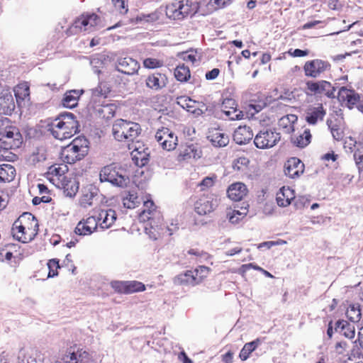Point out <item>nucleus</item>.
Wrapping results in <instances>:
<instances>
[{"label": "nucleus", "mask_w": 363, "mask_h": 363, "mask_svg": "<svg viewBox=\"0 0 363 363\" xmlns=\"http://www.w3.org/2000/svg\"><path fill=\"white\" fill-rule=\"evenodd\" d=\"M38 220L31 213H22L13 223L11 235L14 240L21 243H29L39 233Z\"/></svg>", "instance_id": "obj_1"}, {"label": "nucleus", "mask_w": 363, "mask_h": 363, "mask_svg": "<svg viewBox=\"0 0 363 363\" xmlns=\"http://www.w3.org/2000/svg\"><path fill=\"white\" fill-rule=\"evenodd\" d=\"M79 123L72 113L65 112L48 124V130L52 135L60 140L72 138L78 132Z\"/></svg>", "instance_id": "obj_2"}, {"label": "nucleus", "mask_w": 363, "mask_h": 363, "mask_svg": "<svg viewBox=\"0 0 363 363\" xmlns=\"http://www.w3.org/2000/svg\"><path fill=\"white\" fill-rule=\"evenodd\" d=\"M23 143V136L18 127L8 118L0 120V148L15 150Z\"/></svg>", "instance_id": "obj_3"}, {"label": "nucleus", "mask_w": 363, "mask_h": 363, "mask_svg": "<svg viewBox=\"0 0 363 363\" xmlns=\"http://www.w3.org/2000/svg\"><path fill=\"white\" fill-rule=\"evenodd\" d=\"M89 142L85 137L75 138L65 147L61 152L62 160L67 164H74L84 158L88 154Z\"/></svg>", "instance_id": "obj_4"}, {"label": "nucleus", "mask_w": 363, "mask_h": 363, "mask_svg": "<svg viewBox=\"0 0 363 363\" xmlns=\"http://www.w3.org/2000/svg\"><path fill=\"white\" fill-rule=\"evenodd\" d=\"M211 269L204 265H199L194 269L186 270L177 275L174 284L179 286H196L204 282L208 278Z\"/></svg>", "instance_id": "obj_5"}, {"label": "nucleus", "mask_w": 363, "mask_h": 363, "mask_svg": "<svg viewBox=\"0 0 363 363\" xmlns=\"http://www.w3.org/2000/svg\"><path fill=\"white\" fill-rule=\"evenodd\" d=\"M101 182H107L113 186L124 188L130 183L125 169L116 163H111L101 168L99 174Z\"/></svg>", "instance_id": "obj_6"}, {"label": "nucleus", "mask_w": 363, "mask_h": 363, "mask_svg": "<svg viewBox=\"0 0 363 363\" xmlns=\"http://www.w3.org/2000/svg\"><path fill=\"white\" fill-rule=\"evenodd\" d=\"M141 130L139 123L123 119L115 121L112 127L114 138L121 142H133L139 136Z\"/></svg>", "instance_id": "obj_7"}, {"label": "nucleus", "mask_w": 363, "mask_h": 363, "mask_svg": "<svg viewBox=\"0 0 363 363\" xmlns=\"http://www.w3.org/2000/svg\"><path fill=\"white\" fill-rule=\"evenodd\" d=\"M198 10L196 3L191 0H175L166 6V14L169 18L181 20L192 16Z\"/></svg>", "instance_id": "obj_8"}, {"label": "nucleus", "mask_w": 363, "mask_h": 363, "mask_svg": "<svg viewBox=\"0 0 363 363\" xmlns=\"http://www.w3.org/2000/svg\"><path fill=\"white\" fill-rule=\"evenodd\" d=\"M99 21V17L95 13H84L79 16L67 30L69 35H76L81 32H90Z\"/></svg>", "instance_id": "obj_9"}, {"label": "nucleus", "mask_w": 363, "mask_h": 363, "mask_svg": "<svg viewBox=\"0 0 363 363\" xmlns=\"http://www.w3.org/2000/svg\"><path fill=\"white\" fill-rule=\"evenodd\" d=\"M91 354L77 344L69 347L62 357V363H89Z\"/></svg>", "instance_id": "obj_10"}, {"label": "nucleus", "mask_w": 363, "mask_h": 363, "mask_svg": "<svg viewBox=\"0 0 363 363\" xmlns=\"http://www.w3.org/2000/svg\"><path fill=\"white\" fill-rule=\"evenodd\" d=\"M280 139L279 133L272 129H264L255 135L254 143L257 148L268 149L276 145Z\"/></svg>", "instance_id": "obj_11"}, {"label": "nucleus", "mask_w": 363, "mask_h": 363, "mask_svg": "<svg viewBox=\"0 0 363 363\" xmlns=\"http://www.w3.org/2000/svg\"><path fill=\"white\" fill-rule=\"evenodd\" d=\"M148 226L145 227V233L153 240H162L172 235V230L162 221L158 219L149 220Z\"/></svg>", "instance_id": "obj_12"}, {"label": "nucleus", "mask_w": 363, "mask_h": 363, "mask_svg": "<svg viewBox=\"0 0 363 363\" xmlns=\"http://www.w3.org/2000/svg\"><path fill=\"white\" fill-rule=\"evenodd\" d=\"M155 138L161 147L167 151L174 150L178 144L177 136L167 127H161L157 129Z\"/></svg>", "instance_id": "obj_13"}, {"label": "nucleus", "mask_w": 363, "mask_h": 363, "mask_svg": "<svg viewBox=\"0 0 363 363\" xmlns=\"http://www.w3.org/2000/svg\"><path fill=\"white\" fill-rule=\"evenodd\" d=\"M330 69V63L321 59L308 60L303 65L305 76L311 78H318Z\"/></svg>", "instance_id": "obj_14"}, {"label": "nucleus", "mask_w": 363, "mask_h": 363, "mask_svg": "<svg viewBox=\"0 0 363 363\" xmlns=\"http://www.w3.org/2000/svg\"><path fill=\"white\" fill-rule=\"evenodd\" d=\"M111 286L116 293L121 294H130L144 291L146 289L145 285L140 281H112Z\"/></svg>", "instance_id": "obj_15"}, {"label": "nucleus", "mask_w": 363, "mask_h": 363, "mask_svg": "<svg viewBox=\"0 0 363 363\" xmlns=\"http://www.w3.org/2000/svg\"><path fill=\"white\" fill-rule=\"evenodd\" d=\"M327 113L322 103L308 106L304 112V120L309 125H316L323 121Z\"/></svg>", "instance_id": "obj_16"}, {"label": "nucleus", "mask_w": 363, "mask_h": 363, "mask_svg": "<svg viewBox=\"0 0 363 363\" xmlns=\"http://www.w3.org/2000/svg\"><path fill=\"white\" fill-rule=\"evenodd\" d=\"M331 83L325 80L308 81L306 82V93L307 95H326L330 96L333 94Z\"/></svg>", "instance_id": "obj_17"}, {"label": "nucleus", "mask_w": 363, "mask_h": 363, "mask_svg": "<svg viewBox=\"0 0 363 363\" xmlns=\"http://www.w3.org/2000/svg\"><path fill=\"white\" fill-rule=\"evenodd\" d=\"M305 171L304 163L298 157H290L284 163V172L286 177L292 179H298Z\"/></svg>", "instance_id": "obj_18"}, {"label": "nucleus", "mask_w": 363, "mask_h": 363, "mask_svg": "<svg viewBox=\"0 0 363 363\" xmlns=\"http://www.w3.org/2000/svg\"><path fill=\"white\" fill-rule=\"evenodd\" d=\"M337 99L342 105L352 109L359 103L360 96L354 90L342 86L339 89Z\"/></svg>", "instance_id": "obj_19"}, {"label": "nucleus", "mask_w": 363, "mask_h": 363, "mask_svg": "<svg viewBox=\"0 0 363 363\" xmlns=\"http://www.w3.org/2000/svg\"><path fill=\"white\" fill-rule=\"evenodd\" d=\"M221 111L231 121L241 120L244 116L242 111L238 108L235 100L230 98H226L223 101Z\"/></svg>", "instance_id": "obj_20"}, {"label": "nucleus", "mask_w": 363, "mask_h": 363, "mask_svg": "<svg viewBox=\"0 0 363 363\" xmlns=\"http://www.w3.org/2000/svg\"><path fill=\"white\" fill-rule=\"evenodd\" d=\"M99 223H97V218L94 216L88 217L86 219L80 220L74 230V232L79 235H91L99 227Z\"/></svg>", "instance_id": "obj_21"}, {"label": "nucleus", "mask_w": 363, "mask_h": 363, "mask_svg": "<svg viewBox=\"0 0 363 363\" xmlns=\"http://www.w3.org/2000/svg\"><path fill=\"white\" fill-rule=\"evenodd\" d=\"M140 69L138 62L130 57H121L118 60L117 69L128 75L136 74Z\"/></svg>", "instance_id": "obj_22"}, {"label": "nucleus", "mask_w": 363, "mask_h": 363, "mask_svg": "<svg viewBox=\"0 0 363 363\" xmlns=\"http://www.w3.org/2000/svg\"><path fill=\"white\" fill-rule=\"evenodd\" d=\"M96 218H97L99 228L101 229H108L116 222L117 214L116 211L111 208L101 209Z\"/></svg>", "instance_id": "obj_23"}, {"label": "nucleus", "mask_w": 363, "mask_h": 363, "mask_svg": "<svg viewBox=\"0 0 363 363\" xmlns=\"http://www.w3.org/2000/svg\"><path fill=\"white\" fill-rule=\"evenodd\" d=\"M248 189L242 182H235L231 184L228 189V197L234 201H240L248 194Z\"/></svg>", "instance_id": "obj_24"}, {"label": "nucleus", "mask_w": 363, "mask_h": 363, "mask_svg": "<svg viewBox=\"0 0 363 363\" xmlns=\"http://www.w3.org/2000/svg\"><path fill=\"white\" fill-rule=\"evenodd\" d=\"M111 92V87L106 82H100L98 85L91 90V103L96 104L106 101L108 95Z\"/></svg>", "instance_id": "obj_25"}, {"label": "nucleus", "mask_w": 363, "mask_h": 363, "mask_svg": "<svg viewBox=\"0 0 363 363\" xmlns=\"http://www.w3.org/2000/svg\"><path fill=\"white\" fill-rule=\"evenodd\" d=\"M168 79L165 74L155 72L147 76L145 84L146 86L154 91H158L165 87Z\"/></svg>", "instance_id": "obj_26"}, {"label": "nucleus", "mask_w": 363, "mask_h": 363, "mask_svg": "<svg viewBox=\"0 0 363 363\" xmlns=\"http://www.w3.org/2000/svg\"><path fill=\"white\" fill-rule=\"evenodd\" d=\"M207 138L215 147H225L229 143L228 136L221 129L212 128L208 130Z\"/></svg>", "instance_id": "obj_27"}, {"label": "nucleus", "mask_w": 363, "mask_h": 363, "mask_svg": "<svg viewBox=\"0 0 363 363\" xmlns=\"http://www.w3.org/2000/svg\"><path fill=\"white\" fill-rule=\"evenodd\" d=\"M95 113L104 119H110L113 118L116 113V106L113 104L106 103V101L92 104Z\"/></svg>", "instance_id": "obj_28"}, {"label": "nucleus", "mask_w": 363, "mask_h": 363, "mask_svg": "<svg viewBox=\"0 0 363 363\" xmlns=\"http://www.w3.org/2000/svg\"><path fill=\"white\" fill-rule=\"evenodd\" d=\"M253 132L250 127L240 125L233 133V140L238 145L248 143L253 138Z\"/></svg>", "instance_id": "obj_29"}, {"label": "nucleus", "mask_w": 363, "mask_h": 363, "mask_svg": "<svg viewBox=\"0 0 363 363\" xmlns=\"http://www.w3.org/2000/svg\"><path fill=\"white\" fill-rule=\"evenodd\" d=\"M15 109V103L11 93L6 90L0 94V114L11 115Z\"/></svg>", "instance_id": "obj_30"}, {"label": "nucleus", "mask_w": 363, "mask_h": 363, "mask_svg": "<svg viewBox=\"0 0 363 363\" xmlns=\"http://www.w3.org/2000/svg\"><path fill=\"white\" fill-rule=\"evenodd\" d=\"M83 90L72 89L67 91L62 100V104L64 107L73 108L78 104L80 96L83 94Z\"/></svg>", "instance_id": "obj_31"}, {"label": "nucleus", "mask_w": 363, "mask_h": 363, "mask_svg": "<svg viewBox=\"0 0 363 363\" xmlns=\"http://www.w3.org/2000/svg\"><path fill=\"white\" fill-rule=\"evenodd\" d=\"M295 199L294 191L289 186H283L277 194V202L279 206L286 207Z\"/></svg>", "instance_id": "obj_32"}, {"label": "nucleus", "mask_w": 363, "mask_h": 363, "mask_svg": "<svg viewBox=\"0 0 363 363\" xmlns=\"http://www.w3.org/2000/svg\"><path fill=\"white\" fill-rule=\"evenodd\" d=\"M335 330L350 340L353 339L355 336L354 325L345 320H339L335 323Z\"/></svg>", "instance_id": "obj_33"}, {"label": "nucleus", "mask_w": 363, "mask_h": 363, "mask_svg": "<svg viewBox=\"0 0 363 363\" xmlns=\"http://www.w3.org/2000/svg\"><path fill=\"white\" fill-rule=\"evenodd\" d=\"M195 211L199 215H206L213 210L211 198L208 195H202L194 204Z\"/></svg>", "instance_id": "obj_34"}, {"label": "nucleus", "mask_w": 363, "mask_h": 363, "mask_svg": "<svg viewBox=\"0 0 363 363\" xmlns=\"http://www.w3.org/2000/svg\"><path fill=\"white\" fill-rule=\"evenodd\" d=\"M298 121V116L295 114H287L282 116L278 122V125L284 133L290 134L294 130V125Z\"/></svg>", "instance_id": "obj_35"}, {"label": "nucleus", "mask_w": 363, "mask_h": 363, "mask_svg": "<svg viewBox=\"0 0 363 363\" xmlns=\"http://www.w3.org/2000/svg\"><path fill=\"white\" fill-rule=\"evenodd\" d=\"M13 91L18 105H21L23 101L30 99V86L26 82L17 84L14 87Z\"/></svg>", "instance_id": "obj_36"}, {"label": "nucleus", "mask_w": 363, "mask_h": 363, "mask_svg": "<svg viewBox=\"0 0 363 363\" xmlns=\"http://www.w3.org/2000/svg\"><path fill=\"white\" fill-rule=\"evenodd\" d=\"M16 177V169L10 164L0 165V182H10Z\"/></svg>", "instance_id": "obj_37"}, {"label": "nucleus", "mask_w": 363, "mask_h": 363, "mask_svg": "<svg viewBox=\"0 0 363 363\" xmlns=\"http://www.w3.org/2000/svg\"><path fill=\"white\" fill-rule=\"evenodd\" d=\"M156 206L152 200L144 201L143 210L140 213V218L143 220H150L154 219L156 213Z\"/></svg>", "instance_id": "obj_38"}, {"label": "nucleus", "mask_w": 363, "mask_h": 363, "mask_svg": "<svg viewBox=\"0 0 363 363\" xmlns=\"http://www.w3.org/2000/svg\"><path fill=\"white\" fill-rule=\"evenodd\" d=\"M96 196V192L94 191L91 188H84L79 199V206L84 208L91 206L94 198Z\"/></svg>", "instance_id": "obj_39"}, {"label": "nucleus", "mask_w": 363, "mask_h": 363, "mask_svg": "<svg viewBox=\"0 0 363 363\" xmlns=\"http://www.w3.org/2000/svg\"><path fill=\"white\" fill-rule=\"evenodd\" d=\"M312 135L311 133V130L309 128H306L304 131L296 136L294 138H292V143L300 148L306 147L311 141Z\"/></svg>", "instance_id": "obj_40"}, {"label": "nucleus", "mask_w": 363, "mask_h": 363, "mask_svg": "<svg viewBox=\"0 0 363 363\" xmlns=\"http://www.w3.org/2000/svg\"><path fill=\"white\" fill-rule=\"evenodd\" d=\"M260 343L261 340L259 338H257L250 342L245 343L239 354V357L241 360H247L250 354L258 347Z\"/></svg>", "instance_id": "obj_41"}, {"label": "nucleus", "mask_w": 363, "mask_h": 363, "mask_svg": "<svg viewBox=\"0 0 363 363\" xmlns=\"http://www.w3.org/2000/svg\"><path fill=\"white\" fill-rule=\"evenodd\" d=\"M43 355L37 350L32 349L28 351L23 356L20 363H43Z\"/></svg>", "instance_id": "obj_42"}, {"label": "nucleus", "mask_w": 363, "mask_h": 363, "mask_svg": "<svg viewBox=\"0 0 363 363\" xmlns=\"http://www.w3.org/2000/svg\"><path fill=\"white\" fill-rule=\"evenodd\" d=\"M250 160L245 157H239L234 160L233 162V169L234 171L239 172L241 174H247L249 170Z\"/></svg>", "instance_id": "obj_43"}, {"label": "nucleus", "mask_w": 363, "mask_h": 363, "mask_svg": "<svg viewBox=\"0 0 363 363\" xmlns=\"http://www.w3.org/2000/svg\"><path fill=\"white\" fill-rule=\"evenodd\" d=\"M140 201L136 192L128 191L123 198V204L125 208L133 209L138 206Z\"/></svg>", "instance_id": "obj_44"}, {"label": "nucleus", "mask_w": 363, "mask_h": 363, "mask_svg": "<svg viewBox=\"0 0 363 363\" xmlns=\"http://www.w3.org/2000/svg\"><path fill=\"white\" fill-rule=\"evenodd\" d=\"M177 104L188 112L192 113H197L196 101L191 99L188 96H182L177 98Z\"/></svg>", "instance_id": "obj_45"}, {"label": "nucleus", "mask_w": 363, "mask_h": 363, "mask_svg": "<svg viewBox=\"0 0 363 363\" xmlns=\"http://www.w3.org/2000/svg\"><path fill=\"white\" fill-rule=\"evenodd\" d=\"M79 190V182L75 179L66 180L63 183V191L66 196L74 197Z\"/></svg>", "instance_id": "obj_46"}, {"label": "nucleus", "mask_w": 363, "mask_h": 363, "mask_svg": "<svg viewBox=\"0 0 363 363\" xmlns=\"http://www.w3.org/2000/svg\"><path fill=\"white\" fill-rule=\"evenodd\" d=\"M46 160V154L44 150L37 149L28 157V162L34 167H39Z\"/></svg>", "instance_id": "obj_47"}, {"label": "nucleus", "mask_w": 363, "mask_h": 363, "mask_svg": "<svg viewBox=\"0 0 363 363\" xmlns=\"http://www.w3.org/2000/svg\"><path fill=\"white\" fill-rule=\"evenodd\" d=\"M174 77L181 82H187L191 77L190 69L184 64L178 65L174 69Z\"/></svg>", "instance_id": "obj_48"}, {"label": "nucleus", "mask_w": 363, "mask_h": 363, "mask_svg": "<svg viewBox=\"0 0 363 363\" xmlns=\"http://www.w3.org/2000/svg\"><path fill=\"white\" fill-rule=\"evenodd\" d=\"M68 172V167L65 164H55L49 167L47 174L52 177L59 179Z\"/></svg>", "instance_id": "obj_49"}, {"label": "nucleus", "mask_w": 363, "mask_h": 363, "mask_svg": "<svg viewBox=\"0 0 363 363\" xmlns=\"http://www.w3.org/2000/svg\"><path fill=\"white\" fill-rule=\"evenodd\" d=\"M350 346L347 341L340 340L334 345V352L337 355L345 357L350 354Z\"/></svg>", "instance_id": "obj_50"}, {"label": "nucleus", "mask_w": 363, "mask_h": 363, "mask_svg": "<svg viewBox=\"0 0 363 363\" xmlns=\"http://www.w3.org/2000/svg\"><path fill=\"white\" fill-rule=\"evenodd\" d=\"M248 210L246 207H242L241 210L234 209L229 212L228 216L229 220L232 223H237L247 215Z\"/></svg>", "instance_id": "obj_51"}, {"label": "nucleus", "mask_w": 363, "mask_h": 363, "mask_svg": "<svg viewBox=\"0 0 363 363\" xmlns=\"http://www.w3.org/2000/svg\"><path fill=\"white\" fill-rule=\"evenodd\" d=\"M58 269H60L59 260L57 259H50L47 263V267L43 268L48 272L47 278H52L58 274Z\"/></svg>", "instance_id": "obj_52"}, {"label": "nucleus", "mask_w": 363, "mask_h": 363, "mask_svg": "<svg viewBox=\"0 0 363 363\" xmlns=\"http://www.w3.org/2000/svg\"><path fill=\"white\" fill-rule=\"evenodd\" d=\"M187 254L189 255L195 256L196 257V258H195L196 262H201L203 261H207L211 258V255L208 252H206L202 250H199L198 248L189 249L187 251Z\"/></svg>", "instance_id": "obj_53"}, {"label": "nucleus", "mask_w": 363, "mask_h": 363, "mask_svg": "<svg viewBox=\"0 0 363 363\" xmlns=\"http://www.w3.org/2000/svg\"><path fill=\"white\" fill-rule=\"evenodd\" d=\"M143 64L147 69H156L162 67L164 65V61L157 58L147 57L143 60Z\"/></svg>", "instance_id": "obj_54"}, {"label": "nucleus", "mask_w": 363, "mask_h": 363, "mask_svg": "<svg viewBox=\"0 0 363 363\" xmlns=\"http://www.w3.org/2000/svg\"><path fill=\"white\" fill-rule=\"evenodd\" d=\"M355 164L358 167L360 175L363 177V147L357 148L353 154Z\"/></svg>", "instance_id": "obj_55"}, {"label": "nucleus", "mask_w": 363, "mask_h": 363, "mask_svg": "<svg viewBox=\"0 0 363 363\" xmlns=\"http://www.w3.org/2000/svg\"><path fill=\"white\" fill-rule=\"evenodd\" d=\"M346 315L348 319L352 322H357L361 317V311L359 308H355L354 306H350L346 311Z\"/></svg>", "instance_id": "obj_56"}, {"label": "nucleus", "mask_w": 363, "mask_h": 363, "mask_svg": "<svg viewBox=\"0 0 363 363\" xmlns=\"http://www.w3.org/2000/svg\"><path fill=\"white\" fill-rule=\"evenodd\" d=\"M216 179L217 177L216 174H213L211 177H206L198 184V186L201 188V191H205L214 185Z\"/></svg>", "instance_id": "obj_57"}, {"label": "nucleus", "mask_w": 363, "mask_h": 363, "mask_svg": "<svg viewBox=\"0 0 363 363\" xmlns=\"http://www.w3.org/2000/svg\"><path fill=\"white\" fill-rule=\"evenodd\" d=\"M288 54L290 56L294 57H306V56L308 55L309 50H303L301 49H295V50L290 49L288 51Z\"/></svg>", "instance_id": "obj_58"}, {"label": "nucleus", "mask_w": 363, "mask_h": 363, "mask_svg": "<svg viewBox=\"0 0 363 363\" xmlns=\"http://www.w3.org/2000/svg\"><path fill=\"white\" fill-rule=\"evenodd\" d=\"M155 20V16L154 13L149 14H140L136 17L137 22H152Z\"/></svg>", "instance_id": "obj_59"}, {"label": "nucleus", "mask_w": 363, "mask_h": 363, "mask_svg": "<svg viewBox=\"0 0 363 363\" xmlns=\"http://www.w3.org/2000/svg\"><path fill=\"white\" fill-rule=\"evenodd\" d=\"M114 6L120 11L121 13H126L128 8L125 6L124 0H111Z\"/></svg>", "instance_id": "obj_60"}, {"label": "nucleus", "mask_w": 363, "mask_h": 363, "mask_svg": "<svg viewBox=\"0 0 363 363\" xmlns=\"http://www.w3.org/2000/svg\"><path fill=\"white\" fill-rule=\"evenodd\" d=\"M133 159L135 160V163L138 166H143L147 162V159L142 157H138V155H140L137 150H133L131 152Z\"/></svg>", "instance_id": "obj_61"}, {"label": "nucleus", "mask_w": 363, "mask_h": 363, "mask_svg": "<svg viewBox=\"0 0 363 363\" xmlns=\"http://www.w3.org/2000/svg\"><path fill=\"white\" fill-rule=\"evenodd\" d=\"M328 125L330 128L331 133L333 135V137L336 140H340L342 139V132L340 131V128H338L336 126L330 127V125L329 124V121H328Z\"/></svg>", "instance_id": "obj_62"}, {"label": "nucleus", "mask_w": 363, "mask_h": 363, "mask_svg": "<svg viewBox=\"0 0 363 363\" xmlns=\"http://www.w3.org/2000/svg\"><path fill=\"white\" fill-rule=\"evenodd\" d=\"M9 203V195L4 192L0 194V211L4 209Z\"/></svg>", "instance_id": "obj_63"}, {"label": "nucleus", "mask_w": 363, "mask_h": 363, "mask_svg": "<svg viewBox=\"0 0 363 363\" xmlns=\"http://www.w3.org/2000/svg\"><path fill=\"white\" fill-rule=\"evenodd\" d=\"M219 73V69L213 68L212 70L206 73V78L208 80L215 79L218 76Z\"/></svg>", "instance_id": "obj_64"}]
</instances>
